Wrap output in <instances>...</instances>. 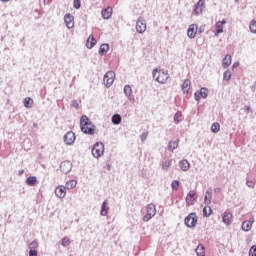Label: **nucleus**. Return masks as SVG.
Masks as SVG:
<instances>
[{
    "mask_svg": "<svg viewBox=\"0 0 256 256\" xmlns=\"http://www.w3.org/2000/svg\"><path fill=\"white\" fill-rule=\"evenodd\" d=\"M80 127L81 131L85 133V135H95V125L91 123V120L87 116H82L80 119Z\"/></svg>",
    "mask_w": 256,
    "mask_h": 256,
    "instance_id": "1",
    "label": "nucleus"
},
{
    "mask_svg": "<svg viewBox=\"0 0 256 256\" xmlns=\"http://www.w3.org/2000/svg\"><path fill=\"white\" fill-rule=\"evenodd\" d=\"M153 77L156 79L158 83H167V80L169 79V73L165 70L161 69H155L153 71Z\"/></svg>",
    "mask_w": 256,
    "mask_h": 256,
    "instance_id": "2",
    "label": "nucleus"
},
{
    "mask_svg": "<svg viewBox=\"0 0 256 256\" xmlns=\"http://www.w3.org/2000/svg\"><path fill=\"white\" fill-rule=\"evenodd\" d=\"M104 153H105V145L103 144V142H98L94 144L92 148L93 157H95L96 159H99V157H101V155H103Z\"/></svg>",
    "mask_w": 256,
    "mask_h": 256,
    "instance_id": "3",
    "label": "nucleus"
},
{
    "mask_svg": "<svg viewBox=\"0 0 256 256\" xmlns=\"http://www.w3.org/2000/svg\"><path fill=\"white\" fill-rule=\"evenodd\" d=\"M198 217L196 213H190L185 219L184 223L186 227H189L190 229L197 226Z\"/></svg>",
    "mask_w": 256,
    "mask_h": 256,
    "instance_id": "4",
    "label": "nucleus"
},
{
    "mask_svg": "<svg viewBox=\"0 0 256 256\" xmlns=\"http://www.w3.org/2000/svg\"><path fill=\"white\" fill-rule=\"evenodd\" d=\"M146 209H147V213L143 217V221L145 222L151 221V219H153V217H155L157 213V209L155 208L154 204H148Z\"/></svg>",
    "mask_w": 256,
    "mask_h": 256,
    "instance_id": "5",
    "label": "nucleus"
},
{
    "mask_svg": "<svg viewBox=\"0 0 256 256\" xmlns=\"http://www.w3.org/2000/svg\"><path fill=\"white\" fill-rule=\"evenodd\" d=\"M115 81V72L108 71L104 75V84L106 87H111Z\"/></svg>",
    "mask_w": 256,
    "mask_h": 256,
    "instance_id": "6",
    "label": "nucleus"
},
{
    "mask_svg": "<svg viewBox=\"0 0 256 256\" xmlns=\"http://www.w3.org/2000/svg\"><path fill=\"white\" fill-rule=\"evenodd\" d=\"M54 193L58 199H65V196L67 195V188L63 185H59L55 188Z\"/></svg>",
    "mask_w": 256,
    "mask_h": 256,
    "instance_id": "7",
    "label": "nucleus"
},
{
    "mask_svg": "<svg viewBox=\"0 0 256 256\" xmlns=\"http://www.w3.org/2000/svg\"><path fill=\"white\" fill-rule=\"evenodd\" d=\"M136 31L138 33H145L147 31V23L141 17L136 22Z\"/></svg>",
    "mask_w": 256,
    "mask_h": 256,
    "instance_id": "8",
    "label": "nucleus"
},
{
    "mask_svg": "<svg viewBox=\"0 0 256 256\" xmlns=\"http://www.w3.org/2000/svg\"><path fill=\"white\" fill-rule=\"evenodd\" d=\"M208 95L209 90L207 88H201L199 92H195L194 97L197 101H200L201 99H207Z\"/></svg>",
    "mask_w": 256,
    "mask_h": 256,
    "instance_id": "9",
    "label": "nucleus"
},
{
    "mask_svg": "<svg viewBox=\"0 0 256 256\" xmlns=\"http://www.w3.org/2000/svg\"><path fill=\"white\" fill-rule=\"evenodd\" d=\"M64 22L68 29H73V27H75V19L73 18V15H71V14H66L64 16Z\"/></svg>",
    "mask_w": 256,
    "mask_h": 256,
    "instance_id": "10",
    "label": "nucleus"
},
{
    "mask_svg": "<svg viewBox=\"0 0 256 256\" xmlns=\"http://www.w3.org/2000/svg\"><path fill=\"white\" fill-rule=\"evenodd\" d=\"M71 169H73V164H71L70 161H63L61 164H60V171L62 173H69L71 171Z\"/></svg>",
    "mask_w": 256,
    "mask_h": 256,
    "instance_id": "11",
    "label": "nucleus"
},
{
    "mask_svg": "<svg viewBox=\"0 0 256 256\" xmlns=\"http://www.w3.org/2000/svg\"><path fill=\"white\" fill-rule=\"evenodd\" d=\"M197 201V193L195 191H190L186 196L187 205H195Z\"/></svg>",
    "mask_w": 256,
    "mask_h": 256,
    "instance_id": "12",
    "label": "nucleus"
},
{
    "mask_svg": "<svg viewBox=\"0 0 256 256\" xmlns=\"http://www.w3.org/2000/svg\"><path fill=\"white\" fill-rule=\"evenodd\" d=\"M64 142L66 145H73L75 143V133L73 131H69L64 136Z\"/></svg>",
    "mask_w": 256,
    "mask_h": 256,
    "instance_id": "13",
    "label": "nucleus"
},
{
    "mask_svg": "<svg viewBox=\"0 0 256 256\" xmlns=\"http://www.w3.org/2000/svg\"><path fill=\"white\" fill-rule=\"evenodd\" d=\"M197 31H198L197 24H191L187 30V35L189 39H195V36L197 35Z\"/></svg>",
    "mask_w": 256,
    "mask_h": 256,
    "instance_id": "14",
    "label": "nucleus"
},
{
    "mask_svg": "<svg viewBox=\"0 0 256 256\" xmlns=\"http://www.w3.org/2000/svg\"><path fill=\"white\" fill-rule=\"evenodd\" d=\"M222 221L223 223H225V225H231L233 221V214H231L230 212H224L222 216Z\"/></svg>",
    "mask_w": 256,
    "mask_h": 256,
    "instance_id": "15",
    "label": "nucleus"
},
{
    "mask_svg": "<svg viewBox=\"0 0 256 256\" xmlns=\"http://www.w3.org/2000/svg\"><path fill=\"white\" fill-rule=\"evenodd\" d=\"M95 45H97V40H95V37H93L92 35L89 36L86 41L87 49H93L95 47Z\"/></svg>",
    "mask_w": 256,
    "mask_h": 256,
    "instance_id": "16",
    "label": "nucleus"
},
{
    "mask_svg": "<svg viewBox=\"0 0 256 256\" xmlns=\"http://www.w3.org/2000/svg\"><path fill=\"white\" fill-rule=\"evenodd\" d=\"M226 24H227L226 20L216 22L215 30H216L217 35H219V33H223V25H226Z\"/></svg>",
    "mask_w": 256,
    "mask_h": 256,
    "instance_id": "17",
    "label": "nucleus"
},
{
    "mask_svg": "<svg viewBox=\"0 0 256 256\" xmlns=\"http://www.w3.org/2000/svg\"><path fill=\"white\" fill-rule=\"evenodd\" d=\"M113 15V8L108 7L102 11V17L103 19H111V16Z\"/></svg>",
    "mask_w": 256,
    "mask_h": 256,
    "instance_id": "18",
    "label": "nucleus"
},
{
    "mask_svg": "<svg viewBox=\"0 0 256 256\" xmlns=\"http://www.w3.org/2000/svg\"><path fill=\"white\" fill-rule=\"evenodd\" d=\"M211 199H213L212 190L208 189L206 191V195L204 197V203L205 205H211Z\"/></svg>",
    "mask_w": 256,
    "mask_h": 256,
    "instance_id": "19",
    "label": "nucleus"
},
{
    "mask_svg": "<svg viewBox=\"0 0 256 256\" xmlns=\"http://www.w3.org/2000/svg\"><path fill=\"white\" fill-rule=\"evenodd\" d=\"M189 89H191V80L186 79L182 84L183 93H189Z\"/></svg>",
    "mask_w": 256,
    "mask_h": 256,
    "instance_id": "20",
    "label": "nucleus"
},
{
    "mask_svg": "<svg viewBox=\"0 0 256 256\" xmlns=\"http://www.w3.org/2000/svg\"><path fill=\"white\" fill-rule=\"evenodd\" d=\"M109 52V44H102L99 48V55H107Z\"/></svg>",
    "mask_w": 256,
    "mask_h": 256,
    "instance_id": "21",
    "label": "nucleus"
},
{
    "mask_svg": "<svg viewBox=\"0 0 256 256\" xmlns=\"http://www.w3.org/2000/svg\"><path fill=\"white\" fill-rule=\"evenodd\" d=\"M201 7H205V1L204 0H199L197 3V7L195 9V14L199 15L203 9H201Z\"/></svg>",
    "mask_w": 256,
    "mask_h": 256,
    "instance_id": "22",
    "label": "nucleus"
},
{
    "mask_svg": "<svg viewBox=\"0 0 256 256\" xmlns=\"http://www.w3.org/2000/svg\"><path fill=\"white\" fill-rule=\"evenodd\" d=\"M190 167H191V165L189 164V161H187V160L180 161V169L182 171H189Z\"/></svg>",
    "mask_w": 256,
    "mask_h": 256,
    "instance_id": "23",
    "label": "nucleus"
},
{
    "mask_svg": "<svg viewBox=\"0 0 256 256\" xmlns=\"http://www.w3.org/2000/svg\"><path fill=\"white\" fill-rule=\"evenodd\" d=\"M251 227H253V220L252 221H244L242 223L243 231H251Z\"/></svg>",
    "mask_w": 256,
    "mask_h": 256,
    "instance_id": "24",
    "label": "nucleus"
},
{
    "mask_svg": "<svg viewBox=\"0 0 256 256\" xmlns=\"http://www.w3.org/2000/svg\"><path fill=\"white\" fill-rule=\"evenodd\" d=\"M124 93L129 99H133V90L131 89V86H124Z\"/></svg>",
    "mask_w": 256,
    "mask_h": 256,
    "instance_id": "25",
    "label": "nucleus"
},
{
    "mask_svg": "<svg viewBox=\"0 0 256 256\" xmlns=\"http://www.w3.org/2000/svg\"><path fill=\"white\" fill-rule=\"evenodd\" d=\"M177 147H179V140L170 141L168 144L169 151H174V149H177Z\"/></svg>",
    "mask_w": 256,
    "mask_h": 256,
    "instance_id": "26",
    "label": "nucleus"
},
{
    "mask_svg": "<svg viewBox=\"0 0 256 256\" xmlns=\"http://www.w3.org/2000/svg\"><path fill=\"white\" fill-rule=\"evenodd\" d=\"M26 183L27 185H29L30 187H33L36 183H37V177L35 176H30L26 179Z\"/></svg>",
    "mask_w": 256,
    "mask_h": 256,
    "instance_id": "27",
    "label": "nucleus"
},
{
    "mask_svg": "<svg viewBox=\"0 0 256 256\" xmlns=\"http://www.w3.org/2000/svg\"><path fill=\"white\" fill-rule=\"evenodd\" d=\"M109 207H107V201H104L101 207V212L100 215H102L103 217H105L108 213Z\"/></svg>",
    "mask_w": 256,
    "mask_h": 256,
    "instance_id": "28",
    "label": "nucleus"
},
{
    "mask_svg": "<svg viewBox=\"0 0 256 256\" xmlns=\"http://www.w3.org/2000/svg\"><path fill=\"white\" fill-rule=\"evenodd\" d=\"M212 213H213V209H211V206H205L203 208V215H204V217H211Z\"/></svg>",
    "mask_w": 256,
    "mask_h": 256,
    "instance_id": "29",
    "label": "nucleus"
},
{
    "mask_svg": "<svg viewBox=\"0 0 256 256\" xmlns=\"http://www.w3.org/2000/svg\"><path fill=\"white\" fill-rule=\"evenodd\" d=\"M196 255L197 256H205V247H203V245H198L197 246Z\"/></svg>",
    "mask_w": 256,
    "mask_h": 256,
    "instance_id": "30",
    "label": "nucleus"
},
{
    "mask_svg": "<svg viewBox=\"0 0 256 256\" xmlns=\"http://www.w3.org/2000/svg\"><path fill=\"white\" fill-rule=\"evenodd\" d=\"M66 189H75L77 187V182L75 180H70L66 182V186H64Z\"/></svg>",
    "mask_w": 256,
    "mask_h": 256,
    "instance_id": "31",
    "label": "nucleus"
},
{
    "mask_svg": "<svg viewBox=\"0 0 256 256\" xmlns=\"http://www.w3.org/2000/svg\"><path fill=\"white\" fill-rule=\"evenodd\" d=\"M24 106L27 109H31V107H33V100L30 97H27L24 99Z\"/></svg>",
    "mask_w": 256,
    "mask_h": 256,
    "instance_id": "32",
    "label": "nucleus"
},
{
    "mask_svg": "<svg viewBox=\"0 0 256 256\" xmlns=\"http://www.w3.org/2000/svg\"><path fill=\"white\" fill-rule=\"evenodd\" d=\"M220 129H221V125L217 122L213 123L211 126L212 133H219Z\"/></svg>",
    "mask_w": 256,
    "mask_h": 256,
    "instance_id": "33",
    "label": "nucleus"
},
{
    "mask_svg": "<svg viewBox=\"0 0 256 256\" xmlns=\"http://www.w3.org/2000/svg\"><path fill=\"white\" fill-rule=\"evenodd\" d=\"M39 248V241L34 240L29 244V249L30 250H34L37 251V249Z\"/></svg>",
    "mask_w": 256,
    "mask_h": 256,
    "instance_id": "34",
    "label": "nucleus"
},
{
    "mask_svg": "<svg viewBox=\"0 0 256 256\" xmlns=\"http://www.w3.org/2000/svg\"><path fill=\"white\" fill-rule=\"evenodd\" d=\"M112 123L114 125H119V123H121V115L116 114L112 117Z\"/></svg>",
    "mask_w": 256,
    "mask_h": 256,
    "instance_id": "35",
    "label": "nucleus"
},
{
    "mask_svg": "<svg viewBox=\"0 0 256 256\" xmlns=\"http://www.w3.org/2000/svg\"><path fill=\"white\" fill-rule=\"evenodd\" d=\"M70 245H71V240L69 239V237H64L62 239V246L69 247Z\"/></svg>",
    "mask_w": 256,
    "mask_h": 256,
    "instance_id": "36",
    "label": "nucleus"
},
{
    "mask_svg": "<svg viewBox=\"0 0 256 256\" xmlns=\"http://www.w3.org/2000/svg\"><path fill=\"white\" fill-rule=\"evenodd\" d=\"M222 65H231V55H226L223 59Z\"/></svg>",
    "mask_w": 256,
    "mask_h": 256,
    "instance_id": "37",
    "label": "nucleus"
},
{
    "mask_svg": "<svg viewBox=\"0 0 256 256\" xmlns=\"http://www.w3.org/2000/svg\"><path fill=\"white\" fill-rule=\"evenodd\" d=\"M251 33H256V21H251L249 25Z\"/></svg>",
    "mask_w": 256,
    "mask_h": 256,
    "instance_id": "38",
    "label": "nucleus"
},
{
    "mask_svg": "<svg viewBox=\"0 0 256 256\" xmlns=\"http://www.w3.org/2000/svg\"><path fill=\"white\" fill-rule=\"evenodd\" d=\"M181 119H183V114H181V112H177L174 116V121L176 123H179V121H181Z\"/></svg>",
    "mask_w": 256,
    "mask_h": 256,
    "instance_id": "39",
    "label": "nucleus"
},
{
    "mask_svg": "<svg viewBox=\"0 0 256 256\" xmlns=\"http://www.w3.org/2000/svg\"><path fill=\"white\" fill-rule=\"evenodd\" d=\"M169 167H171V160H166V161L162 164V169H164V171H167V169H169Z\"/></svg>",
    "mask_w": 256,
    "mask_h": 256,
    "instance_id": "40",
    "label": "nucleus"
},
{
    "mask_svg": "<svg viewBox=\"0 0 256 256\" xmlns=\"http://www.w3.org/2000/svg\"><path fill=\"white\" fill-rule=\"evenodd\" d=\"M171 189H173V191H177V189H179V181L177 180L172 181Z\"/></svg>",
    "mask_w": 256,
    "mask_h": 256,
    "instance_id": "41",
    "label": "nucleus"
},
{
    "mask_svg": "<svg viewBox=\"0 0 256 256\" xmlns=\"http://www.w3.org/2000/svg\"><path fill=\"white\" fill-rule=\"evenodd\" d=\"M73 6L74 9H81V0H74Z\"/></svg>",
    "mask_w": 256,
    "mask_h": 256,
    "instance_id": "42",
    "label": "nucleus"
},
{
    "mask_svg": "<svg viewBox=\"0 0 256 256\" xmlns=\"http://www.w3.org/2000/svg\"><path fill=\"white\" fill-rule=\"evenodd\" d=\"M229 79H231V71L227 70L224 72V80L229 81Z\"/></svg>",
    "mask_w": 256,
    "mask_h": 256,
    "instance_id": "43",
    "label": "nucleus"
},
{
    "mask_svg": "<svg viewBox=\"0 0 256 256\" xmlns=\"http://www.w3.org/2000/svg\"><path fill=\"white\" fill-rule=\"evenodd\" d=\"M249 256H256V246L250 248Z\"/></svg>",
    "mask_w": 256,
    "mask_h": 256,
    "instance_id": "44",
    "label": "nucleus"
},
{
    "mask_svg": "<svg viewBox=\"0 0 256 256\" xmlns=\"http://www.w3.org/2000/svg\"><path fill=\"white\" fill-rule=\"evenodd\" d=\"M246 185H247L248 187H250V188L253 189V187H255V182H253V181H251V180H248V181L246 182Z\"/></svg>",
    "mask_w": 256,
    "mask_h": 256,
    "instance_id": "45",
    "label": "nucleus"
},
{
    "mask_svg": "<svg viewBox=\"0 0 256 256\" xmlns=\"http://www.w3.org/2000/svg\"><path fill=\"white\" fill-rule=\"evenodd\" d=\"M39 252L37 250H29V256H38Z\"/></svg>",
    "mask_w": 256,
    "mask_h": 256,
    "instance_id": "46",
    "label": "nucleus"
},
{
    "mask_svg": "<svg viewBox=\"0 0 256 256\" xmlns=\"http://www.w3.org/2000/svg\"><path fill=\"white\" fill-rule=\"evenodd\" d=\"M147 135H149V133L145 132L141 135V139L142 141H145V139H147Z\"/></svg>",
    "mask_w": 256,
    "mask_h": 256,
    "instance_id": "47",
    "label": "nucleus"
},
{
    "mask_svg": "<svg viewBox=\"0 0 256 256\" xmlns=\"http://www.w3.org/2000/svg\"><path fill=\"white\" fill-rule=\"evenodd\" d=\"M214 193H221V188H215Z\"/></svg>",
    "mask_w": 256,
    "mask_h": 256,
    "instance_id": "48",
    "label": "nucleus"
},
{
    "mask_svg": "<svg viewBox=\"0 0 256 256\" xmlns=\"http://www.w3.org/2000/svg\"><path fill=\"white\" fill-rule=\"evenodd\" d=\"M25 173V170H19L18 175H23Z\"/></svg>",
    "mask_w": 256,
    "mask_h": 256,
    "instance_id": "49",
    "label": "nucleus"
},
{
    "mask_svg": "<svg viewBox=\"0 0 256 256\" xmlns=\"http://www.w3.org/2000/svg\"><path fill=\"white\" fill-rule=\"evenodd\" d=\"M2 2H4V3H7V1H9V0H1Z\"/></svg>",
    "mask_w": 256,
    "mask_h": 256,
    "instance_id": "50",
    "label": "nucleus"
},
{
    "mask_svg": "<svg viewBox=\"0 0 256 256\" xmlns=\"http://www.w3.org/2000/svg\"><path fill=\"white\" fill-rule=\"evenodd\" d=\"M251 108L250 107H247V111H249Z\"/></svg>",
    "mask_w": 256,
    "mask_h": 256,
    "instance_id": "51",
    "label": "nucleus"
}]
</instances>
